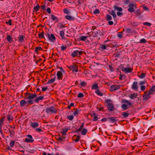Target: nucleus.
<instances>
[{"instance_id":"obj_1","label":"nucleus","mask_w":155,"mask_h":155,"mask_svg":"<svg viewBox=\"0 0 155 155\" xmlns=\"http://www.w3.org/2000/svg\"><path fill=\"white\" fill-rule=\"evenodd\" d=\"M25 97L24 98L25 100L28 99V101H26L25 100H22L20 102V105L21 106H24L25 104H33L34 103V101L32 99L35 98L37 96L35 93L33 94L29 92H27L25 94Z\"/></svg>"},{"instance_id":"obj_2","label":"nucleus","mask_w":155,"mask_h":155,"mask_svg":"<svg viewBox=\"0 0 155 155\" xmlns=\"http://www.w3.org/2000/svg\"><path fill=\"white\" fill-rule=\"evenodd\" d=\"M137 4L135 2H130L128 5L129 7L127 9L128 11L131 13L134 12V9L137 8Z\"/></svg>"},{"instance_id":"obj_3","label":"nucleus","mask_w":155,"mask_h":155,"mask_svg":"<svg viewBox=\"0 0 155 155\" xmlns=\"http://www.w3.org/2000/svg\"><path fill=\"white\" fill-rule=\"evenodd\" d=\"M46 112L48 114H56L58 111L54 107L51 106L47 107L46 109Z\"/></svg>"},{"instance_id":"obj_4","label":"nucleus","mask_w":155,"mask_h":155,"mask_svg":"<svg viewBox=\"0 0 155 155\" xmlns=\"http://www.w3.org/2000/svg\"><path fill=\"white\" fill-rule=\"evenodd\" d=\"M111 100L109 99H106L105 102L106 103H108L107 105V109L110 111H112L114 110V107L112 103H110Z\"/></svg>"},{"instance_id":"obj_5","label":"nucleus","mask_w":155,"mask_h":155,"mask_svg":"<svg viewBox=\"0 0 155 155\" xmlns=\"http://www.w3.org/2000/svg\"><path fill=\"white\" fill-rule=\"evenodd\" d=\"M67 67L73 72H77L78 71V65L76 64H73L69 66H68Z\"/></svg>"},{"instance_id":"obj_6","label":"nucleus","mask_w":155,"mask_h":155,"mask_svg":"<svg viewBox=\"0 0 155 155\" xmlns=\"http://www.w3.org/2000/svg\"><path fill=\"white\" fill-rule=\"evenodd\" d=\"M83 53V51L81 50H77L73 51L71 53V55L73 57H75L78 55V54L79 55H81Z\"/></svg>"},{"instance_id":"obj_7","label":"nucleus","mask_w":155,"mask_h":155,"mask_svg":"<svg viewBox=\"0 0 155 155\" xmlns=\"http://www.w3.org/2000/svg\"><path fill=\"white\" fill-rule=\"evenodd\" d=\"M120 86L119 85H111L110 87V91L111 92L115 91L120 88Z\"/></svg>"},{"instance_id":"obj_8","label":"nucleus","mask_w":155,"mask_h":155,"mask_svg":"<svg viewBox=\"0 0 155 155\" xmlns=\"http://www.w3.org/2000/svg\"><path fill=\"white\" fill-rule=\"evenodd\" d=\"M26 136L28 138H26L25 139V142L27 143H32L34 142V140L31 135L28 134Z\"/></svg>"},{"instance_id":"obj_9","label":"nucleus","mask_w":155,"mask_h":155,"mask_svg":"<svg viewBox=\"0 0 155 155\" xmlns=\"http://www.w3.org/2000/svg\"><path fill=\"white\" fill-rule=\"evenodd\" d=\"M46 35L48 39L51 41H54V40L56 39L54 35L52 34H49L47 33Z\"/></svg>"},{"instance_id":"obj_10","label":"nucleus","mask_w":155,"mask_h":155,"mask_svg":"<svg viewBox=\"0 0 155 155\" xmlns=\"http://www.w3.org/2000/svg\"><path fill=\"white\" fill-rule=\"evenodd\" d=\"M137 84L138 82L137 81H134L131 86L132 89L135 91H137L138 88V86L137 85Z\"/></svg>"},{"instance_id":"obj_11","label":"nucleus","mask_w":155,"mask_h":155,"mask_svg":"<svg viewBox=\"0 0 155 155\" xmlns=\"http://www.w3.org/2000/svg\"><path fill=\"white\" fill-rule=\"evenodd\" d=\"M117 118V117H108V120L110 122L113 123L116 122L118 121V120Z\"/></svg>"},{"instance_id":"obj_12","label":"nucleus","mask_w":155,"mask_h":155,"mask_svg":"<svg viewBox=\"0 0 155 155\" xmlns=\"http://www.w3.org/2000/svg\"><path fill=\"white\" fill-rule=\"evenodd\" d=\"M121 70L125 73H131L133 70V69L130 68H125L123 69L121 68Z\"/></svg>"},{"instance_id":"obj_13","label":"nucleus","mask_w":155,"mask_h":155,"mask_svg":"<svg viewBox=\"0 0 155 155\" xmlns=\"http://www.w3.org/2000/svg\"><path fill=\"white\" fill-rule=\"evenodd\" d=\"M35 99L33 101L34 102H35L37 103H38V102L40 101H41L44 99V97L42 96H40L38 97H36Z\"/></svg>"},{"instance_id":"obj_14","label":"nucleus","mask_w":155,"mask_h":155,"mask_svg":"<svg viewBox=\"0 0 155 155\" xmlns=\"http://www.w3.org/2000/svg\"><path fill=\"white\" fill-rule=\"evenodd\" d=\"M150 94H149V92H148V94H144L143 96V100L144 101H147L150 98Z\"/></svg>"},{"instance_id":"obj_15","label":"nucleus","mask_w":155,"mask_h":155,"mask_svg":"<svg viewBox=\"0 0 155 155\" xmlns=\"http://www.w3.org/2000/svg\"><path fill=\"white\" fill-rule=\"evenodd\" d=\"M57 75L58 79V80H62L63 77L62 73L61 71H58L57 72Z\"/></svg>"},{"instance_id":"obj_16","label":"nucleus","mask_w":155,"mask_h":155,"mask_svg":"<svg viewBox=\"0 0 155 155\" xmlns=\"http://www.w3.org/2000/svg\"><path fill=\"white\" fill-rule=\"evenodd\" d=\"M24 38L25 37L23 35H19L18 37V41L21 43H23L25 41Z\"/></svg>"},{"instance_id":"obj_17","label":"nucleus","mask_w":155,"mask_h":155,"mask_svg":"<svg viewBox=\"0 0 155 155\" xmlns=\"http://www.w3.org/2000/svg\"><path fill=\"white\" fill-rule=\"evenodd\" d=\"M138 96V94L137 93L131 94L129 95V97L131 99H133L134 98H137Z\"/></svg>"},{"instance_id":"obj_18","label":"nucleus","mask_w":155,"mask_h":155,"mask_svg":"<svg viewBox=\"0 0 155 155\" xmlns=\"http://www.w3.org/2000/svg\"><path fill=\"white\" fill-rule=\"evenodd\" d=\"M41 108L40 107H38L34 110V112L36 114H38L41 112Z\"/></svg>"},{"instance_id":"obj_19","label":"nucleus","mask_w":155,"mask_h":155,"mask_svg":"<svg viewBox=\"0 0 155 155\" xmlns=\"http://www.w3.org/2000/svg\"><path fill=\"white\" fill-rule=\"evenodd\" d=\"M30 126L33 128H35L36 127L38 126L39 124L37 122H31Z\"/></svg>"},{"instance_id":"obj_20","label":"nucleus","mask_w":155,"mask_h":155,"mask_svg":"<svg viewBox=\"0 0 155 155\" xmlns=\"http://www.w3.org/2000/svg\"><path fill=\"white\" fill-rule=\"evenodd\" d=\"M155 92V85L153 86L149 91V94H151Z\"/></svg>"},{"instance_id":"obj_21","label":"nucleus","mask_w":155,"mask_h":155,"mask_svg":"<svg viewBox=\"0 0 155 155\" xmlns=\"http://www.w3.org/2000/svg\"><path fill=\"white\" fill-rule=\"evenodd\" d=\"M7 119L8 121L12 120L13 119V117L12 114H8L7 115Z\"/></svg>"},{"instance_id":"obj_22","label":"nucleus","mask_w":155,"mask_h":155,"mask_svg":"<svg viewBox=\"0 0 155 155\" xmlns=\"http://www.w3.org/2000/svg\"><path fill=\"white\" fill-rule=\"evenodd\" d=\"M65 18L67 20H70V21H73V20H74L75 19V18L74 17H72L71 16L69 15H66L65 16Z\"/></svg>"},{"instance_id":"obj_23","label":"nucleus","mask_w":155,"mask_h":155,"mask_svg":"<svg viewBox=\"0 0 155 155\" xmlns=\"http://www.w3.org/2000/svg\"><path fill=\"white\" fill-rule=\"evenodd\" d=\"M81 110L77 109H76L73 113V114L75 116H78L79 113L81 112Z\"/></svg>"},{"instance_id":"obj_24","label":"nucleus","mask_w":155,"mask_h":155,"mask_svg":"<svg viewBox=\"0 0 155 155\" xmlns=\"http://www.w3.org/2000/svg\"><path fill=\"white\" fill-rule=\"evenodd\" d=\"M60 35L61 38L63 39H66L64 36V33L63 30L61 31H60Z\"/></svg>"},{"instance_id":"obj_25","label":"nucleus","mask_w":155,"mask_h":155,"mask_svg":"<svg viewBox=\"0 0 155 155\" xmlns=\"http://www.w3.org/2000/svg\"><path fill=\"white\" fill-rule=\"evenodd\" d=\"M80 138V137L79 136H77L76 135H74L73 137V139L76 142H77L78 141Z\"/></svg>"},{"instance_id":"obj_26","label":"nucleus","mask_w":155,"mask_h":155,"mask_svg":"<svg viewBox=\"0 0 155 155\" xmlns=\"http://www.w3.org/2000/svg\"><path fill=\"white\" fill-rule=\"evenodd\" d=\"M51 18L54 21H58V18L52 14L51 15Z\"/></svg>"},{"instance_id":"obj_27","label":"nucleus","mask_w":155,"mask_h":155,"mask_svg":"<svg viewBox=\"0 0 155 155\" xmlns=\"http://www.w3.org/2000/svg\"><path fill=\"white\" fill-rule=\"evenodd\" d=\"M39 8L40 6L38 4H37L36 6H34V12H37L39 10Z\"/></svg>"},{"instance_id":"obj_28","label":"nucleus","mask_w":155,"mask_h":155,"mask_svg":"<svg viewBox=\"0 0 155 155\" xmlns=\"http://www.w3.org/2000/svg\"><path fill=\"white\" fill-rule=\"evenodd\" d=\"M121 114L123 117L126 118L129 116V114L127 112H124L121 113Z\"/></svg>"},{"instance_id":"obj_29","label":"nucleus","mask_w":155,"mask_h":155,"mask_svg":"<svg viewBox=\"0 0 155 155\" xmlns=\"http://www.w3.org/2000/svg\"><path fill=\"white\" fill-rule=\"evenodd\" d=\"M146 73H142L140 75H138V77L140 78L143 79L145 78L146 76Z\"/></svg>"},{"instance_id":"obj_30","label":"nucleus","mask_w":155,"mask_h":155,"mask_svg":"<svg viewBox=\"0 0 155 155\" xmlns=\"http://www.w3.org/2000/svg\"><path fill=\"white\" fill-rule=\"evenodd\" d=\"M95 93L99 96H102L103 94L101 92L99 89L95 91Z\"/></svg>"},{"instance_id":"obj_31","label":"nucleus","mask_w":155,"mask_h":155,"mask_svg":"<svg viewBox=\"0 0 155 155\" xmlns=\"http://www.w3.org/2000/svg\"><path fill=\"white\" fill-rule=\"evenodd\" d=\"M105 19L107 21H108L111 20L112 19V18L110 15L107 14L106 15Z\"/></svg>"},{"instance_id":"obj_32","label":"nucleus","mask_w":155,"mask_h":155,"mask_svg":"<svg viewBox=\"0 0 155 155\" xmlns=\"http://www.w3.org/2000/svg\"><path fill=\"white\" fill-rule=\"evenodd\" d=\"M98 88V86L97 84H93L91 87V89H96Z\"/></svg>"},{"instance_id":"obj_33","label":"nucleus","mask_w":155,"mask_h":155,"mask_svg":"<svg viewBox=\"0 0 155 155\" xmlns=\"http://www.w3.org/2000/svg\"><path fill=\"white\" fill-rule=\"evenodd\" d=\"M114 8L115 10H117L118 11H119V12H121L122 11V8L121 7H118V6H114Z\"/></svg>"},{"instance_id":"obj_34","label":"nucleus","mask_w":155,"mask_h":155,"mask_svg":"<svg viewBox=\"0 0 155 155\" xmlns=\"http://www.w3.org/2000/svg\"><path fill=\"white\" fill-rule=\"evenodd\" d=\"M87 36H81L79 38V39L81 41H85L87 39Z\"/></svg>"},{"instance_id":"obj_35","label":"nucleus","mask_w":155,"mask_h":155,"mask_svg":"<svg viewBox=\"0 0 155 155\" xmlns=\"http://www.w3.org/2000/svg\"><path fill=\"white\" fill-rule=\"evenodd\" d=\"M38 36L39 38H45L44 36V32L42 31L38 34Z\"/></svg>"},{"instance_id":"obj_36","label":"nucleus","mask_w":155,"mask_h":155,"mask_svg":"<svg viewBox=\"0 0 155 155\" xmlns=\"http://www.w3.org/2000/svg\"><path fill=\"white\" fill-rule=\"evenodd\" d=\"M134 13L137 16L140 15L141 14V12L140 10L139 9H137L135 12Z\"/></svg>"},{"instance_id":"obj_37","label":"nucleus","mask_w":155,"mask_h":155,"mask_svg":"<svg viewBox=\"0 0 155 155\" xmlns=\"http://www.w3.org/2000/svg\"><path fill=\"white\" fill-rule=\"evenodd\" d=\"M121 108L124 110H126L129 108L127 107V105L125 104H122L121 105Z\"/></svg>"},{"instance_id":"obj_38","label":"nucleus","mask_w":155,"mask_h":155,"mask_svg":"<svg viewBox=\"0 0 155 155\" xmlns=\"http://www.w3.org/2000/svg\"><path fill=\"white\" fill-rule=\"evenodd\" d=\"M55 78L54 77V78L49 80L47 82L48 84H51L52 83L55 81Z\"/></svg>"},{"instance_id":"obj_39","label":"nucleus","mask_w":155,"mask_h":155,"mask_svg":"<svg viewBox=\"0 0 155 155\" xmlns=\"http://www.w3.org/2000/svg\"><path fill=\"white\" fill-rule=\"evenodd\" d=\"M87 130L86 129L84 128L82 130L81 134L83 135H85L87 132Z\"/></svg>"},{"instance_id":"obj_40","label":"nucleus","mask_w":155,"mask_h":155,"mask_svg":"<svg viewBox=\"0 0 155 155\" xmlns=\"http://www.w3.org/2000/svg\"><path fill=\"white\" fill-rule=\"evenodd\" d=\"M84 123H83L81 125L80 127L77 130V131L78 132L81 131L82 129L83 128L84 126Z\"/></svg>"},{"instance_id":"obj_41","label":"nucleus","mask_w":155,"mask_h":155,"mask_svg":"<svg viewBox=\"0 0 155 155\" xmlns=\"http://www.w3.org/2000/svg\"><path fill=\"white\" fill-rule=\"evenodd\" d=\"M9 132L10 133V136H14L15 134V132L14 130H9Z\"/></svg>"},{"instance_id":"obj_42","label":"nucleus","mask_w":155,"mask_h":155,"mask_svg":"<svg viewBox=\"0 0 155 155\" xmlns=\"http://www.w3.org/2000/svg\"><path fill=\"white\" fill-rule=\"evenodd\" d=\"M6 38L7 41L9 42H11L12 41V37L10 35L8 36Z\"/></svg>"},{"instance_id":"obj_43","label":"nucleus","mask_w":155,"mask_h":155,"mask_svg":"<svg viewBox=\"0 0 155 155\" xmlns=\"http://www.w3.org/2000/svg\"><path fill=\"white\" fill-rule=\"evenodd\" d=\"M5 117H2L1 118L0 120V124L3 125V124L4 120H5Z\"/></svg>"},{"instance_id":"obj_44","label":"nucleus","mask_w":155,"mask_h":155,"mask_svg":"<svg viewBox=\"0 0 155 155\" xmlns=\"http://www.w3.org/2000/svg\"><path fill=\"white\" fill-rule=\"evenodd\" d=\"M110 14L113 16L114 18L117 16L116 15L113 10H112Z\"/></svg>"},{"instance_id":"obj_45","label":"nucleus","mask_w":155,"mask_h":155,"mask_svg":"<svg viewBox=\"0 0 155 155\" xmlns=\"http://www.w3.org/2000/svg\"><path fill=\"white\" fill-rule=\"evenodd\" d=\"M142 7L145 11H149V8L145 5H143L142 6Z\"/></svg>"},{"instance_id":"obj_46","label":"nucleus","mask_w":155,"mask_h":155,"mask_svg":"<svg viewBox=\"0 0 155 155\" xmlns=\"http://www.w3.org/2000/svg\"><path fill=\"white\" fill-rule=\"evenodd\" d=\"M15 141L14 140L13 141H11V142L10 143L9 145L10 147H13V146L15 144Z\"/></svg>"},{"instance_id":"obj_47","label":"nucleus","mask_w":155,"mask_h":155,"mask_svg":"<svg viewBox=\"0 0 155 155\" xmlns=\"http://www.w3.org/2000/svg\"><path fill=\"white\" fill-rule=\"evenodd\" d=\"M108 67L109 68V69L111 72H113L114 71V69L113 67L111 65H109Z\"/></svg>"},{"instance_id":"obj_48","label":"nucleus","mask_w":155,"mask_h":155,"mask_svg":"<svg viewBox=\"0 0 155 155\" xmlns=\"http://www.w3.org/2000/svg\"><path fill=\"white\" fill-rule=\"evenodd\" d=\"M100 48L103 50H105L107 49V47L105 45H101Z\"/></svg>"},{"instance_id":"obj_49","label":"nucleus","mask_w":155,"mask_h":155,"mask_svg":"<svg viewBox=\"0 0 155 155\" xmlns=\"http://www.w3.org/2000/svg\"><path fill=\"white\" fill-rule=\"evenodd\" d=\"M68 128H65L64 129H63L62 130H63V131L62 132V135H66V133L68 131Z\"/></svg>"},{"instance_id":"obj_50","label":"nucleus","mask_w":155,"mask_h":155,"mask_svg":"<svg viewBox=\"0 0 155 155\" xmlns=\"http://www.w3.org/2000/svg\"><path fill=\"white\" fill-rule=\"evenodd\" d=\"M147 42L146 40L144 38H142L140 40V43H145Z\"/></svg>"},{"instance_id":"obj_51","label":"nucleus","mask_w":155,"mask_h":155,"mask_svg":"<svg viewBox=\"0 0 155 155\" xmlns=\"http://www.w3.org/2000/svg\"><path fill=\"white\" fill-rule=\"evenodd\" d=\"M42 50V49L41 47H36L35 51V52H37L38 51H39V50L41 51Z\"/></svg>"},{"instance_id":"obj_52","label":"nucleus","mask_w":155,"mask_h":155,"mask_svg":"<svg viewBox=\"0 0 155 155\" xmlns=\"http://www.w3.org/2000/svg\"><path fill=\"white\" fill-rule=\"evenodd\" d=\"M74 116L73 115H68L67 117V118L70 120H72L74 118Z\"/></svg>"},{"instance_id":"obj_53","label":"nucleus","mask_w":155,"mask_h":155,"mask_svg":"<svg viewBox=\"0 0 155 155\" xmlns=\"http://www.w3.org/2000/svg\"><path fill=\"white\" fill-rule=\"evenodd\" d=\"M98 117H97V115L96 114L94 117V119L93 120L94 121H96L98 120Z\"/></svg>"},{"instance_id":"obj_54","label":"nucleus","mask_w":155,"mask_h":155,"mask_svg":"<svg viewBox=\"0 0 155 155\" xmlns=\"http://www.w3.org/2000/svg\"><path fill=\"white\" fill-rule=\"evenodd\" d=\"M100 13V11L98 9H96L93 12L94 14H99Z\"/></svg>"},{"instance_id":"obj_55","label":"nucleus","mask_w":155,"mask_h":155,"mask_svg":"<svg viewBox=\"0 0 155 155\" xmlns=\"http://www.w3.org/2000/svg\"><path fill=\"white\" fill-rule=\"evenodd\" d=\"M132 29L131 28H127L126 29L125 31L126 33H129L131 32Z\"/></svg>"},{"instance_id":"obj_56","label":"nucleus","mask_w":155,"mask_h":155,"mask_svg":"<svg viewBox=\"0 0 155 155\" xmlns=\"http://www.w3.org/2000/svg\"><path fill=\"white\" fill-rule=\"evenodd\" d=\"M12 19H9L8 21H6V23L7 24H8L9 25H12Z\"/></svg>"},{"instance_id":"obj_57","label":"nucleus","mask_w":155,"mask_h":155,"mask_svg":"<svg viewBox=\"0 0 155 155\" xmlns=\"http://www.w3.org/2000/svg\"><path fill=\"white\" fill-rule=\"evenodd\" d=\"M64 12L67 14H69V12L68 9L67 8H64L63 9Z\"/></svg>"},{"instance_id":"obj_58","label":"nucleus","mask_w":155,"mask_h":155,"mask_svg":"<svg viewBox=\"0 0 155 155\" xmlns=\"http://www.w3.org/2000/svg\"><path fill=\"white\" fill-rule=\"evenodd\" d=\"M121 52L120 51H118L115 54V57H116L117 58H118L119 57L120 55L121 54Z\"/></svg>"},{"instance_id":"obj_59","label":"nucleus","mask_w":155,"mask_h":155,"mask_svg":"<svg viewBox=\"0 0 155 155\" xmlns=\"http://www.w3.org/2000/svg\"><path fill=\"white\" fill-rule=\"evenodd\" d=\"M92 35H93L94 37H97L98 35V32H97V34H96L95 33H94V32H92Z\"/></svg>"},{"instance_id":"obj_60","label":"nucleus","mask_w":155,"mask_h":155,"mask_svg":"<svg viewBox=\"0 0 155 155\" xmlns=\"http://www.w3.org/2000/svg\"><path fill=\"white\" fill-rule=\"evenodd\" d=\"M143 24L144 25H147V26H150L151 25V24L149 22H145L143 23Z\"/></svg>"},{"instance_id":"obj_61","label":"nucleus","mask_w":155,"mask_h":155,"mask_svg":"<svg viewBox=\"0 0 155 155\" xmlns=\"http://www.w3.org/2000/svg\"><path fill=\"white\" fill-rule=\"evenodd\" d=\"M86 83L84 81H82L81 82L80 85L82 86H85L86 85Z\"/></svg>"},{"instance_id":"obj_62","label":"nucleus","mask_w":155,"mask_h":155,"mask_svg":"<svg viewBox=\"0 0 155 155\" xmlns=\"http://www.w3.org/2000/svg\"><path fill=\"white\" fill-rule=\"evenodd\" d=\"M84 96V94L82 93H80L78 94V97L79 98L83 97Z\"/></svg>"},{"instance_id":"obj_63","label":"nucleus","mask_w":155,"mask_h":155,"mask_svg":"<svg viewBox=\"0 0 155 155\" xmlns=\"http://www.w3.org/2000/svg\"><path fill=\"white\" fill-rule=\"evenodd\" d=\"M35 130L36 132H43L42 130L40 128H37L35 129Z\"/></svg>"},{"instance_id":"obj_64","label":"nucleus","mask_w":155,"mask_h":155,"mask_svg":"<svg viewBox=\"0 0 155 155\" xmlns=\"http://www.w3.org/2000/svg\"><path fill=\"white\" fill-rule=\"evenodd\" d=\"M142 91H144L146 89V87L144 85H142L140 87Z\"/></svg>"}]
</instances>
